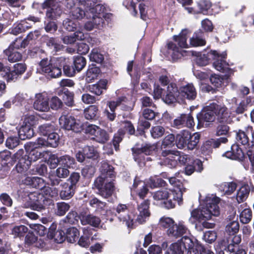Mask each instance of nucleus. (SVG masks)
<instances>
[{"instance_id":"f257e3e1","label":"nucleus","mask_w":254,"mask_h":254,"mask_svg":"<svg viewBox=\"0 0 254 254\" xmlns=\"http://www.w3.org/2000/svg\"><path fill=\"white\" fill-rule=\"evenodd\" d=\"M39 65L42 73L51 78L61 77L62 71L64 75L68 77H74L77 74L72 61L63 57L50 60L44 58L40 62Z\"/></svg>"},{"instance_id":"f03ea898","label":"nucleus","mask_w":254,"mask_h":254,"mask_svg":"<svg viewBox=\"0 0 254 254\" xmlns=\"http://www.w3.org/2000/svg\"><path fill=\"white\" fill-rule=\"evenodd\" d=\"M188 33L187 29H183L178 35L173 36V39L177 42L178 47L172 41H170L167 44V51L165 55L166 56L167 54V56L171 58L172 62H176L184 56L186 51L182 50V48L189 47L187 42Z\"/></svg>"},{"instance_id":"7ed1b4c3","label":"nucleus","mask_w":254,"mask_h":254,"mask_svg":"<svg viewBox=\"0 0 254 254\" xmlns=\"http://www.w3.org/2000/svg\"><path fill=\"white\" fill-rule=\"evenodd\" d=\"M227 57L226 53L219 54L216 51H211L207 54H199L195 59L196 64L203 66L207 65L211 60L213 61V65L215 68L221 72H224L228 64L225 61Z\"/></svg>"},{"instance_id":"20e7f679","label":"nucleus","mask_w":254,"mask_h":254,"mask_svg":"<svg viewBox=\"0 0 254 254\" xmlns=\"http://www.w3.org/2000/svg\"><path fill=\"white\" fill-rule=\"evenodd\" d=\"M200 135L198 132L191 134L190 131L183 130L176 136V145L179 149L187 147L190 150L195 148L200 140Z\"/></svg>"},{"instance_id":"39448f33","label":"nucleus","mask_w":254,"mask_h":254,"mask_svg":"<svg viewBox=\"0 0 254 254\" xmlns=\"http://www.w3.org/2000/svg\"><path fill=\"white\" fill-rule=\"evenodd\" d=\"M175 195L171 190L166 189L154 192L153 197L154 200L160 201L162 207L170 209L175 208L177 202L179 203L178 196Z\"/></svg>"},{"instance_id":"423d86ee","label":"nucleus","mask_w":254,"mask_h":254,"mask_svg":"<svg viewBox=\"0 0 254 254\" xmlns=\"http://www.w3.org/2000/svg\"><path fill=\"white\" fill-rule=\"evenodd\" d=\"M114 180L98 177L94 182V188L98 190V193L104 198H108L114 194L116 187Z\"/></svg>"},{"instance_id":"0eeeda50","label":"nucleus","mask_w":254,"mask_h":254,"mask_svg":"<svg viewBox=\"0 0 254 254\" xmlns=\"http://www.w3.org/2000/svg\"><path fill=\"white\" fill-rule=\"evenodd\" d=\"M29 207L33 210L41 211L46 209L53 200L46 197L44 194L39 192H32L28 195Z\"/></svg>"},{"instance_id":"6e6552de","label":"nucleus","mask_w":254,"mask_h":254,"mask_svg":"<svg viewBox=\"0 0 254 254\" xmlns=\"http://www.w3.org/2000/svg\"><path fill=\"white\" fill-rule=\"evenodd\" d=\"M213 108L214 103L213 102L209 105L204 107L197 114V128H201L203 127H207L215 121V115Z\"/></svg>"},{"instance_id":"1a4fd4ad","label":"nucleus","mask_w":254,"mask_h":254,"mask_svg":"<svg viewBox=\"0 0 254 254\" xmlns=\"http://www.w3.org/2000/svg\"><path fill=\"white\" fill-rule=\"evenodd\" d=\"M27 69V65L24 63H16L12 68L5 66L3 77L7 81H16L20 78Z\"/></svg>"},{"instance_id":"9d476101","label":"nucleus","mask_w":254,"mask_h":254,"mask_svg":"<svg viewBox=\"0 0 254 254\" xmlns=\"http://www.w3.org/2000/svg\"><path fill=\"white\" fill-rule=\"evenodd\" d=\"M214 103V109L215 115V119L217 123H232L234 116L232 113L224 104H218Z\"/></svg>"},{"instance_id":"9b49d317","label":"nucleus","mask_w":254,"mask_h":254,"mask_svg":"<svg viewBox=\"0 0 254 254\" xmlns=\"http://www.w3.org/2000/svg\"><path fill=\"white\" fill-rule=\"evenodd\" d=\"M59 123L64 128L76 133L80 132L83 130V124L72 116L62 115L59 119Z\"/></svg>"},{"instance_id":"f8f14e48","label":"nucleus","mask_w":254,"mask_h":254,"mask_svg":"<svg viewBox=\"0 0 254 254\" xmlns=\"http://www.w3.org/2000/svg\"><path fill=\"white\" fill-rule=\"evenodd\" d=\"M220 198L217 197H213L212 199L207 201L206 207L201 209L202 221L211 219L212 216H217L220 214L218 204Z\"/></svg>"},{"instance_id":"ddd939ff","label":"nucleus","mask_w":254,"mask_h":254,"mask_svg":"<svg viewBox=\"0 0 254 254\" xmlns=\"http://www.w3.org/2000/svg\"><path fill=\"white\" fill-rule=\"evenodd\" d=\"M116 216L120 221L125 222L126 225L129 229L134 228V218L129 214V209L126 204L120 203L116 208Z\"/></svg>"},{"instance_id":"4468645a","label":"nucleus","mask_w":254,"mask_h":254,"mask_svg":"<svg viewBox=\"0 0 254 254\" xmlns=\"http://www.w3.org/2000/svg\"><path fill=\"white\" fill-rule=\"evenodd\" d=\"M191 243V238L185 236L177 242L171 244L164 254H184L186 245Z\"/></svg>"},{"instance_id":"2eb2a0df","label":"nucleus","mask_w":254,"mask_h":254,"mask_svg":"<svg viewBox=\"0 0 254 254\" xmlns=\"http://www.w3.org/2000/svg\"><path fill=\"white\" fill-rule=\"evenodd\" d=\"M223 156L228 158L237 160L242 162L246 169L249 168V164L246 163L247 157L238 144H234L231 146V150L225 152Z\"/></svg>"},{"instance_id":"dca6fc26","label":"nucleus","mask_w":254,"mask_h":254,"mask_svg":"<svg viewBox=\"0 0 254 254\" xmlns=\"http://www.w3.org/2000/svg\"><path fill=\"white\" fill-rule=\"evenodd\" d=\"M228 139L225 137H221L217 139H210L205 141L201 146L200 150L202 154L209 155L212 153L213 149L219 147L221 143H226Z\"/></svg>"},{"instance_id":"f3484780","label":"nucleus","mask_w":254,"mask_h":254,"mask_svg":"<svg viewBox=\"0 0 254 254\" xmlns=\"http://www.w3.org/2000/svg\"><path fill=\"white\" fill-rule=\"evenodd\" d=\"M180 98V88L178 89L175 83H170L167 87L166 95L163 97L164 101L168 104H172Z\"/></svg>"},{"instance_id":"a211bd4d","label":"nucleus","mask_w":254,"mask_h":254,"mask_svg":"<svg viewBox=\"0 0 254 254\" xmlns=\"http://www.w3.org/2000/svg\"><path fill=\"white\" fill-rule=\"evenodd\" d=\"M173 124L174 127L178 128L185 127L191 128L195 125L193 118L191 113L181 114L180 117L174 120Z\"/></svg>"},{"instance_id":"6ab92c4d","label":"nucleus","mask_w":254,"mask_h":254,"mask_svg":"<svg viewBox=\"0 0 254 254\" xmlns=\"http://www.w3.org/2000/svg\"><path fill=\"white\" fill-rule=\"evenodd\" d=\"M180 98L193 101L197 97V92L192 83H188L180 87Z\"/></svg>"},{"instance_id":"aec40b11","label":"nucleus","mask_w":254,"mask_h":254,"mask_svg":"<svg viewBox=\"0 0 254 254\" xmlns=\"http://www.w3.org/2000/svg\"><path fill=\"white\" fill-rule=\"evenodd\" d=\"M189 231L188 228L184 224L183 222H179L178 224L174 223L173 226L167 230L168 235L172 238L177 239L183 237V235Z\"/></svg>"},{"instance_id":"412c9836","label":"nucleus","mask_w":254,"mask_h":254,"mask_svg":"<svg viewBox=\"0 0 254 254\" xmlns=\"http://www.w3.org/2000/svg\"><path fill=\"white\" fill-rule=\"evenodd\" d=\"M170 184L177 190H171L175 193V196H178L179 204L180 205L183 201V193L185 191L184 184L181 180L177 179L175 177L168 178Z\"/></svg>"},{"instance_id":"4be33fe9","label":"nucleus","mask_w":254,"mask_h":254,"mask_svg":"<svg viewBox=\"0 0 254 254\" xmlns=\"http://www.w3.org/2000/svg\"><path fill=\"white\" fill-rule=\"evenodd\" d=\"M34 108L41 112H47L49 109V99L47 96L39 93L36 95V99L33 104Z\"/></svg>"},{"instance_id":"5701e85b","label":"nucleus","mask_w":254,"mask_h":254,"mask_svg":"<svg viewBox=\"0 0 254 254\" xmlns=\"http://www.w3.org/2000/svg\"><path fill=\"white\" fill-rule=\"evenodd\" d=\"M150 201L148 199L144 200L140 204L138 205L139 214L136 219V221L139 224H142L146 221V218L150 215L149 210Z\"/></svg>"},{"instance_id":"b1692460","label":"nucleus","mask_w":254,"mask_h":254,"mask_svg":"<svg viewBox=\"0 0 254 254\" xmlns=\"http://www.w3.org/2000/svg\"><path fill=\"white\" fill-rule=\"evenodd\" d=\"M81 224L83 225H89L95 228H98L101 224V220L100 217L86 212H81Z\"/></svg>"},{"instance_id":"393cba45","label":"nucleus","mask_w":254,"mask_h":254,"mask_svg":"<svg viewBox=\"0 0 254 254\" xmlns=\"http://www.w3.org/2000/svg\"><path fill=\"white\" fill-rule=\"evenodd\" d=\"M23 184L30 187L41 190L45 187V181L43 179L38 177L27 176L22 181Z\"/></svg>"},{"instance_id":"a878e982","label":"nucleus","mask_w":254,"mask_h":254,"mask_svg":"<svg viewBox=\"0 0 254 254\" xmlns=\"http://www.w3.org/2000/svg\"><path fill=\"white\" fill-rule=\"evenodd\" d=\"M101 175L104 178H110V180H114L116 177V173L115 171L114 167L107 161H103L102 162L100 168Z\"/></svg>"},{"instance_id":"bb28decb","label":"nucleus","mask_w":254,"mask_h":254,"mask_svg":"<svg viewBox=\"0 0 254 254\" xmlns=\"http://www.w3.org/2000/svg\"><path fill=\"white\" fill-rule=\"evenodd\" d=\"M3 54L6 57L7 61L11 63L18 62L22 60V53L11 47H8L7 49L4 50Z\"/></svg>"},{"instance_id":"cd10ccee","label":"nucleus","mask_w":254,"mask_h":254,"mask_svg":"<svg viewBox=\"0 0 254 254\" xmlns=\"http://www.w3.org/2000/svg\"><path fill=\"white\" fill-rule=\"evenodd\" d=\"M206 35L204 31L199 29L193 34L192 38L190 39V44L192 47L203 46L206 45L205 37Z\"/></svg>"},{"instance_id":"c85d7f7f","label":"nucleus","mask_w":254,"mask_h":254,"mask_svg":"<svg viewBox=\"0 0 254 254\" xmlns=\"http://www.w3.org/2000/svg\"><path fill=\"white\" fill-rule=\"evenodd\" d=\"M107 79H100L96 83L89 85L88 90L95 95L100 96L107 89Z\"/></svg>"},{"instance_id":"c756f323","label":"nucleus","mask_w":254,"mask_h":254,"mask_svg":"<svg viewBox=\"0 0 254 254\" xmlns=\"http://www.w3.org/2000/svg\"><path fill=\"white\" fill-rule=\"evenodd\" d=\"M203 169L202 162L199 159L193 160L185 166L184 172L186 175L190 176L194 171L201 172Z\"/></svg>"},{"instance_id":"7c9ffc66","label":"nucleus","mask_w":254,"mask_h":254,"mask_svg":"<svg viewBox=\"0 0 254 254\" xmlns=\"http://www.w3.org/2000/svg\"><path fill=\"white\" fill-rule=\"evenodd\" d=\"M59 95L61 97L63 104L68 107H72L74 105V94L72 91H69L66 88H63Z\"/></svg>"},{"instance_id":"2f4dec72","label":"nucleus","mask_w":254,"mask_h":254,"mask_svg":"<svg viewBox=\"0 0 254 254\" xmlns=\"http://www.w3.org/2000/svg\"><path fill=\"white\" fill-rule=\"evenodd\" d=\"M75 189L64 182L61 185V190L60 192V196L63 200H68L73 197L75 192Z\"/></svg>"},{"instance_id":"473e14b6","label":"nucleus","mask_w":254,"mask_h":254,"mask_svg":"<svg viewBox=\"0 0 254 254\" xmlns=\"http://www.w3.org/2000/svg\"><path fill=\"white\" fill-rule=\"evenodd\" d=\"M139 149L147 156H152L158 152V145L156 143L145 142L139 146Z\"/></svg>"},{"instance_id":"72a5a7b5","label":"nucleus","mask_w":254,"mask_h":254,"mask_svg":"<svg viewBox=\"0 0 254 254\" xmlns=\"http://www.w3.org/2000/svg\"><path fill=\"white\" fill-rule=\"evenodd\" d=\"M133 158L139 167H144V157L146 155L139 149V144H136L131 149Z\"/></svg>"},{"instance_id":"f704fd0d","label":"nucleus","mask_w":254,"mask_h":254,"mask_svg":"<svg viewBox=\"0 0 254 254\" xmlns=\"http://www.w3.org/2000/svg\"><path fill=\"white\" fill-rule=\"evenodd\" d=\"M212 5V2L209 0H200L197 2L199 12L205 15H213V11L211 8Z\"/></svg>"},{"instance_id":"c9c22d12","label":"nucleus","mask_w":254,"mask_h":254,"mask_svg":"<svg viewBox=\"0 0 254 254\" xmlns=\"http://www.w3.org/2000/svg\"><path fill=\"white\" fill-rule=\"evenodd\" d=\"M34 134V130L29 125H22L18 130V136L21 140L30 139Z\"/></svg>"},{"instance_id":"e433bc0d","label":"nucleus","mask_w":254,"mask_h":254,"mask_svg":"<svg viewBox=\"0 0 254 254\" xmlns=\"http://www.w3.org/2000/svg\"><path fill=\"white\" fill-rule=\"evenodd\" d=\"M31 163L30 161L28 160V158H26L24 156H22L18 158V161L15 169L18 173H23L26 172L29 168Z\"/></svg>"},{"instance_id":"4c0bfd02","label":"nucleus","mask_w":254,"mask_h":254,"mask_svg":"<svg viewBox=\"0 0 254 254\" xmlns=\"http://www.w3.org/2000/svg\"><path fill=\"white\" fill-rule=\"evenodd\" d=\"M28 154H25L24 156L26 158H28V160L30 161V163L37 161L40 158L42 155V152L41 148L38 147H34V145L32 146H30L28 150H27Z\"/></svg>"},{"instance_id":"58836bf2","label":"nucleus","mask_w":254,"mask_h":254,"mask_svg":"<svg viewBox=\"0 0 254 254\" xmlns=\"http://www.w3.org/2000/svg\"><path fill=\"white\" fill-rule=\"evenodd\" d=\"M100 72V68L96 64H90L86 72V80L91 82L98 77Z\"/></svg>"},{"instance_id":"ea45409f","label":"nucleus","mask_w":254,"mask_h":254,"mask_svg":"<svg viewBox=\"0 0 254 254\" xmlns=\"http://www.w3.org/2000/svg\"><path fill=\"white\" fill-rule=\"evenodd\" d=\"M250 192V187L248 184H244L238 190L236 195V199L238 203H241L245 201L249 196Z\"/></svg>"},{"instance_id":"a19ab883","label":"nucleus","mask_w":254,"mask_h":254,"mask_svg":"<svg viewBox=\"0 0 254 254\" xmlns=\"http://www.w3.org/2000/svg\"><path fill=\"white\" fill-rule=\"evenodd\" d=\"M79 230L74 227H70L65 229V237L67 242L73 243L78 239Z\"/></svg>"},{"instance_id":"79ce46f5","label":"nucleus","mask_w":254,"mask_h":254,"mask_svg":"<svg viewBox=\"0 0 254 254\" xmlns=\"http://www.w3.org/2000/svg\"><path fill=\"white\" fill-rule=\"evenodd\" d=\"M72 63L76 73H78L80 72L86 66V60L84 57L80 55H78L73 57V61H72Z\"/></svg>"},{"instance_id":"37998d69","label":"nucleus","mask_w":254,"mask_h":254,"mask_svg":"<svg viewBox=\"0 0 254 254\" xmlns=\"http://www.w3.org/2000/svg\"><path fill=\"white\" fill-rule=\"evenodd\" d=\"M92 139L97 142L104 144L109 139V135L108 133L104 129L99 127L94 137Z\"/></svg>"},{"instance_id":"c03bdc74","label":"nucleus","mask_w":254,"mask_h":254,"mask_svg":"<svg viewBox=\"0 0 254 254\" xmlns=\"http://www.w3.org/2000/svg\"><path fill=\"white\" fill-rule=\"evenodd\" d=\"M119 129L123 130L124 135L126 133L129 135H133L135 133V129L133 124L131 121L128 120L122 121V127Z\"/></svg>"},{"instance_id":"a18cd8bd","label":"nucleus","mask_w":254,"mask_h":254,"mask_svg":"<svg viewBox=\"0 0 254 254\" xmlns=\"http://www.w3.org/2000/svg\"><path fill=\"white\" fill-rule=\"evenodd\" d=\"M63 13V10L60 6H56L48 9L46 13V17L50 20L56 19Z\"/></svg>"},{"instance_id":"49530a36","label":"nucleus","mask_w":254,"mask_h":254,"mask_svg":"<svg viewBox=\"0 0 254 254\" xmlns=\"http://www.w3.org/2000/svg\"><path fill=\"white\" fill-rule=\"evenodd\" d=\"M98 112V108L96 105H90L84 111V115L87 120H95Z\"/></svg>"},{"instance_id":"de8ad7c7","label":"nucleus","mask_w":254,"mask_h":254,"mask_svg":"<svg viewBox=\"0 0 254 254\" xmlns=\"http://www.w3.org/2000/svg\"><path fill=\"white\" fill-rule=\"evenodd\" d=\"M90 61L94 62L97 64H102L104 61V56L101 53L99 49H93L89 55Z\"/></svg>"},{"instance_id":"09e8293b","label":"nucleus","mask_w":254,"mask_h":254,"mask_svg":"<svg viewBox=\"0 0 254 254\" xmlns=\"http://www.w3.org/2000/svg\"><path fill=\"white\" fill-rule=\"evenodd\" d=\"M81 212L78 214L75 211H70L65 218V221L70 224H75L78 222L79 220L81 222Z\"/></svg>"},{"instance_id":"8fccbe9b","label":"nucleus","mask_w":254,"mask_h":254,"mask_svg":"<svg viewBox=\"0 0 254 254\" xmlns=\"http://www.w3.org/2000/svg\"><path fill=\"white\" fill-rule=\"evenodd\" d=\"M248 133L242 129H239L236 131V138L238 143H240L243 145H249L250 139L247 134Z\"/></svg>"},{"instance_id":"3c124183","label":"nucleus","mask_w":254,"mask_h":254,"mask_svg":"<svg viewBox=\"0 0 254 254\" xmlns=\"http://www.w3.org/2000/svg\"><path fill=\"white\" fill-rule=\"evenodd\" d=\"M150 188L151 189L164 187L167 186V183L161 178L155 177H151L148 182Z\"/></svg>"},{"instance_id":"603ef678","label":"nucleus","mask_w":254,"mask_h":254,"mask_svg":"<svg viewBox=\"0 0 254 254\" xmlns=\"http://www.w3.org/2000/svg\"><path fill=\"white\" fill-rule=\"evenodd\" d=\"M56 130L55 126L51 124H45L40 126L38 132L43 136H48Z\"/></svg>"},{"instance_id":"864d4df0","label":"nucleus","mask_w":254,"mask_h":254,"mask_svg":"<svg viewBox=\"0 0 254 254\" xmlns=\"http://www.w3.org/2000/svg\"><path fill=\"white\" fill-rule=\"evenodd\" d=\"M75 161L74 158L68 155L62 156L60 157V164L66 168H73Z\"/></svg>"},{"instance_id":"5fc2aeb1","label":"nucleus","mask_w":254,"mask_h":254,"mask_svg":"<svg viewBox=\"0 0 254 254\" xmlns=\"http://www.w3.org/2000/svg\"><path fill=\"white\" fill-rule=\"evenodd\" d=\"M70 205L68 203L64 201L57 202L56 204V209L55 213L57 215L62 216L65 214L70 208Z\"/></svg>"},{"instance_id":"6e6d98bb","label":"nucleus","mask_w":254,"mask_h":254,"mask_svg":"<svg viewBox=\"0 0 254 254\" xmlns=\"http://www.w3.org/2000/svg\"><path fill=\"white\" fill-rule=\"evenodd\" d=\"M124 137V131L121 129H118L117 133L114 134L112 142L116 151L119 150L120 143L122 141Z\"/></svg>"},{"instance_id":"4d7b16f0","label":"nucleus","mask_w":254,"mask_h":254,"mask_svg":"<svg viewBox=\"0 0 254 254\" xmlns=\"http://www.w3.org/2000/svg\"><path fill=\"white\" fill-rule=\"evenodd\" d=\"M46 45L55 52L60 51L63 48L60 41L57 38L50 37L46 41Z\"/></svg>"},{"instance_id":"13d9d810","label":"nucleus","mask_w":254,"mask_h":254,"mask_svg":"<svg viewBox=\"0 0 254 254\" xmlns=\"http://www.w3.org/2000/svg\"><path fill=\"white\" fill-rule=\"evenodd\" d=\"M86 158L97 160L99 157V154L93 146H86L83 148Z\"/></svg>"},{"instance_id":"bf43d9fd","label":"nucleus","mask_w":254,"mask_h":254,"mask_svg":"<svg viewBox=\"0 0 254 254\" xmlns=\"http://www.w3.org/2000/svg\"><path fill=\"white\" fill-rule=\"evenodd\" d=\"M239 228L238 221H233L226 226L225 231L229 236H233L239 232Z\"/></svg>"},{"instance_id":"052dcab7","label":"nucleus","mask_w":254,"mask_h":254,"mask_svg":"<svg viewBox=\"0 0 254 254\" xmlns=\"http://www.w3.org/2000/svg\"><path fill=\"white\" fill-rule=\"evenodd\" d=\"M80 179V175L79 173L72 172L65 182L68 183L69 185L76 190L78 186Z\"/></svg>"},{"instance_id":"680f3d73","label":"nucleus","mask_w":254,"mask_h":254,"mask_svg":"<svg viewBox=\"0 0 254 254\" xmlns=\"http://www.w3.org/2000/svg\"><path fill=\"white\" fill-rule=\"evenodd\" d=\"M231 123H218V125L216 128V135L222 136L227 135L228 134L230 130V127L228 124Z\"/></svg>"},{"instance_id":"e2e57ef3","label":"nucleus","mask_w":254,"mask_h":254,"mask_svg":"<svg viewBox=\"0 0 254 254\" xmlns=\"http://www.w3.org/2000/svg\"><path fill=\"white\" fill-rule=\"evenodd\" d=\"M221 187L225 194L231 195L236 190L237 187V184L234 182H225L221 185Z\"/></svg>"},{"instance_id":"0e129e2a","label":"nucleus","mask_w":254,"mask_h":254,"mask_svg":"<svg viewBox=\"0 0 254 254\" xmlns=\"http://www.w3.org/2000/svg\"><path fill=\"white\" fill-rule=\"evenodd\" d=\"M27 46L26 40H24L22 36H19L11 42L8 47L19 50L21 48H25Z\"/></svg>"},{"instance_id":"69168bd1","label":"nucleus","mask_w":254,"mask_h":254,"mask_svg":"<svg viewBox=\"0 0 254 254\" xmlns=\"http://www.w3.org/2000/svg\"><path fill=\"white\" fill-rule=\"evenodd\" d=\"M252 211L250 208L244 209L240 214V221L243 224H248L252 220Z\"/></svg>"},{"instance_id":"338daca9","label":"nucleus","mask_w":254,"mask_h":254,"mask_svg":"<svg viewBox=\"0 0 254 254\" xmlns=\"http://www.w3.org/2000/svg\"><path fill=\"white\" fill-rule=\"evenodd\" d=\"M60 140L59 135L54 131L52 133L47 136V142L49 147L55 148L58 146Z\"/></svg>"},{"instance_id":"774afa93","label":"nucleus","mask_w":254,"mask_h":254,"mask_svg":"<svg viewBox=\"0 0 254 254\" xmlns=\"http://www.w3.org/2000/svg\"><path fill=\"white\" fill-rule=\"evenodd\" d=\"M224 249L229 254H247V251L240 246L236 247L233 245H227L224 247Z\"/></svg>"}]
</instances>
